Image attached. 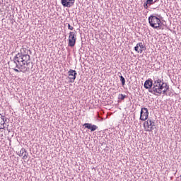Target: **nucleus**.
Here are the masks:
<instances>
[{
  "label": "nucleus",
  "instance_id": "1",
  "mask_svg": "<svg viewBox=\"0 0 181 181\" xmlns=\"http://www.w3.org/2000/svg\"><path fill=\"white\" fill-rule=\"evenodd\" d=\"M30 49L22 48L20 52L11 60V67L16 73H29L33 69V63L30 62Z\"/></svg>",
  "mask_w": 181,
  "mask_h": 181
},
{
  "label": "nucleus",
  "instance_id": "2",
  "mask_svg": "<svg viewBox=\"0 0 181 181\" xmlns=\"http://www.w3.org/2000/svg\"><path fill=\"white\" fill-rule=\"evenodd\" d=\"M169 90V85L168 83L163 82V79L154 78V88L153 89V93H155L154 95H160L163 94L164 95H168V90Z\"/></svg>",
  "mask_w": 181,
  "mask_h": 181
},
{
  "label": "nucleus",
  "instance_id": "3",
  "mask_svg": "<svg viewBox=\"0 0 181 181\" xmlns=\"http://www.w3.org/2000/svg\"><path fill=\"white\" fill-rule=\"evenodd\" d=\"M148 23L153 29H163L162 28V21H160V18H158L156 16L151 15L148 17Z\"/></svg>",
  "mask_w": 181,
  "mask_h": 181
},
{
  "label": "nucleus",
  "instance_id": "4",
  "mask_svg": "<svg viewBox=\"0 0 181 181\" xmlns=\"http://www.w3.org/2000/svg\"><path fill=\"white\" fill-rule=\"evenodd\" d=\"M144 88L146 90H148V92L151 94L155 95V93L153 91V88H155V81H152V79H148L144 82Z\"/></svg>",
  "mask_w": 181,
  "mask_h": 181
},
{
  "label": "nucleus",
  "instance_id": "5",
  "mask_svg": "<svg viewBox=\"0 0 181 181\" xmlns=\"http://www.w3.org/2000/svg\"><path fill=\"white\" fill-rule=\"evenodd\" d=\"M76 35H77V31L76 30L69 33L68 46L70 47H74L76 45V41L77 40Z\"/></svg>",
  "mask_w": 181,
  "mask_h": 181
},
{
  "label": "nucleus",
  "instance_id": "6",
  "mask_svg": "<svg viewBox=\"0 0 181 181\" xmlns=\"http://www.w3.org/2000/svg\"><path fill=\"white\" fill-rule=\"evenodd\" d=\"M148 117H149V112L148 111V108L142 107L140 112L141 121H146Z\"/></svg>",
  "mask_w": 181,
  "mask_h": 181
},
{
  "label": "nucleus",
  "instance_id": "7",
  "mask_svg": "<svg viewBox=\"0 0 181 181\" xmlns=\"http://www.w3.org/2000/svg\"><path fill=\"white\" fill-rule=\"evenodd\" d=\"M144 127L145 125H146V127H148V129L146 131H148V132H152V131H153V129H155L156 128L155 122H153V120L151 119H148L147 121L144 122Z\"/></svg>",
  "mask_w": 181,
  "mask_h": 181
},
{
  "label": "nucleus",
  "instance_id": "8",
  "mask_svg": "<svg viewBox=\"0 0 181 181\" xmlns=\"http://www.w3.org/2000/svg\"><path fill=\"white\" fill-rule=\"evenodd\" d=\"M134 50L136 53H142V52L146 50V47H145V44L143 42H138L134 47Z\"/></svg>",
  "mask_w": 181,
  "mask_h": 181
},
{
  "label": "nucleus",
  "instance_id": "9",
  "mask_svg": "<svg viewBox=\"0 0 181 181\" xmlns=\"http://www.w3.org/2000/svg\"><path fill=\"white\" fill-rule=\"evenodd\" d=\"M68 75L70 83H74L76 78L77 77V71H76V70L70 69L68 71Z\"/></svg>",
  "mask_w": 181,
  "mask_h": 181
},
{
  "label": "nucleus",
  "instance_id": "10",
  "mask_svg": "<svg viewBox=\"0 0 181 181\" xmlns=\"http://www.w3.org/2000/svg\"><path fill=\"white\" fill-rule=\"evenodd\" d=\"M76 0H61V4L64 8H71Z\"/></svg>",
  "mask_w": 181,
  "mask_h": 181
},
{
  "label": "nucleus",
  "instance_id": "11",
  "mask_svg": "<svg viewBox=\"0 0 181 181\" xmlns=\"http://www.w3.org/2000/svg\"><path fill=\"white\" fill-rule=\"evenodd\" d=\"M83 127L87 128V129H90L91 132H94V131H97V129H98V127L97 125L91 123H85Z\"/></svg>",
  "mask_w": 181,
  "mask_h": 181
},
{
  "label": "nucleus",
  "instance_id": "12",
  "mask_svg": "<svg viewBox=\"0 0 181 181\" xmlns=\"http://www.w3.org/2000/svg\"><path fill=\"white\" fill-rule=\"evenodd\" d=\"M28 152L26 151V149L24 148H21L20 151V153L18 154V156H23V159H28Z\"/></svg>",
  "mask_w": 181,
  "mask_h": 181
},
{
  "label": "nucleus",
  "instance_id": "13",
  "mask_svg": "<svg viewBox=\"0 0 181 181\" xmlns=\"http://www.w3.org/2000/svg\"><path fill=\"white\" fill-rule=\"evenodd\" d=\"M117 76L119 77L120 81H121L122 86H125V78H124V76H122V74H121V72H118Z\"/></svg>",
  "mask_w": 181,
  "mask_h": 181
},
{
  "label": "nucleus",
  "instance_id": "14",
  "mask_svg": "<svg viewBox=\"0 0 181 181\" xmlns=\"http://www.w3.org/2000/svg\"><path fill=\"white\" fill-rule=\"evenodd\" d=\"M6 122V119H5V120H1L0 122V129H5V124Z\"/></svg>",
  "mask_w": 181,
  "mask_h": 181
},
{
  "label": "nucleus",
  "instance_id": "15",
  "mask_svg": "<svg viewBox=\"0 0 181 181\" xmlns=\"http://www.w3.org/2000/svg\"><path fill=\"white\" fill-rule=\"evenodd\" d=\"M118 100H121L122 101L127 98V95L122 93H119L117 97Z\"/></svg>",
  "mask_w": 181,
  "mask_h": 181
},
{
  "label": "nucleus",
  "instance_id": "16",
  "mask_svg": "<svg viewBox=\"0 0 181 181\" xmlns=\"http://www.w3.org/2000/svg\"><path fill=\"white\" fill-rule=\"evenodd\" d=\"M146 2L148 5H153L154 4L153 0H146Z\"/></svg>",
  "mask_w": 181,
  "mask_h": 181
},
{
  "label": "nucleus",
  "instance_id": "17",
  "mask_svg": "<svg viewBox=\"0 0 181 181\" xmlns=\"http://www.w3.org/2000/svg\"><path fill=\"white\" fill-rule=\"evenodd\" d=\"M148 5H149V4L147 1L144 3V9H148Z\"/></svg>",
  "mask_w": 181,
  "mask_h": 181
},
{
  "label": "nucleus",
  "instance_id": "18",
  "mask_svg": "<svg viewBox=\"0 0 181 181\" xmlns=\"http://www.w3.org/2000/svg\"><path fill=\"white\" fill-rule=\"evenodd\" d=\"M68 29H69V30H73V29H74V28L72 27V26L69 23V24H68Z\"/></svg>",
  "mask_w": 181,
  "mask_h": 181
},
{
  "label": "nucleus",
  "instance_id": "19",
  "mask_svg": "<svg viewBox=\"0 0 181 181\" xmlns=\"http://www.w3.org/2000/svg\"><path fill=\"white\" fill-rule=\"evenodd\" d=\"M0 120L5 121V116H1Z\"/></svg>",
  "mask_w": 181,
  "mask_h": 181
}]
</instances>
